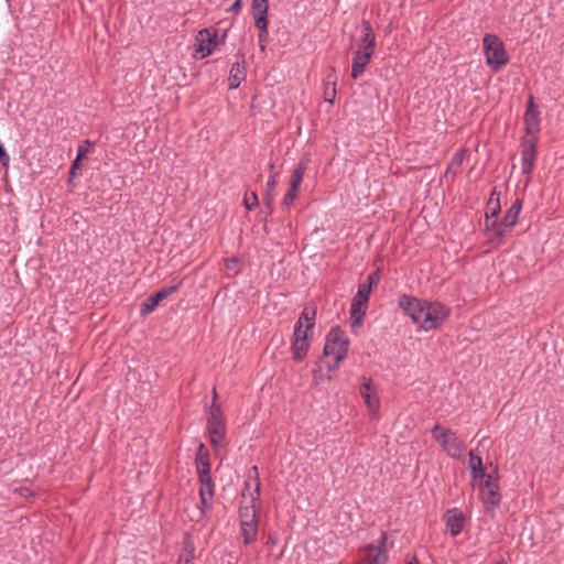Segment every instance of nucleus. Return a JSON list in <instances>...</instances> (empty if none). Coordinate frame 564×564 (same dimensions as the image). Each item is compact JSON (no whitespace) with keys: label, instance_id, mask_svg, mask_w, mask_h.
Here are the masks:
<instances>
[{"label":"nucleus","instance_id":"31","mask_svg":"<svg viewBox=\"0 0 564 564\" xmlns=\"http://www.w3.org/2000/svg\"><path fill=\"white\" fill-rule=\"evenodd\" d=\"M269 22L256 24V26L259 30L258 40L259 44L267 43L269 30H268Z\"/></svg>","mask_w":564,"mask_h":564},{"label":"nucleus","instance_id":"9","mask_svg":"<svg viewBox=\"0 0 564 564\" xmlns=\"http://www.w3.org/2000/svg\"><path fill=\"white\" fill-rule=\"evenodd\" d=\"M182 285V280H173L171 285L164 286L143 301L140 307L141 315H148L154 311L161 301L175 293Z\"/></svg>","mask_w":564,"mask_h":564},{"label":"nucleus","instance_id":"20","mask_svg":"<svg viewBox=\"0 0 564 564\" xmlns=\"http://www.w3.org/2000/svg\"><path fill=\"white\" fill-rule=\"evenodd\" d=\"M268 0H252V17L254 19V24L268 22Z\"/></svg>","mask_w":564,"mask_h":564},{"label":"nucleus","instance_id":"13","mask_svg":"<svg viewBox=\"0 0 564 564\" xmlns=\"http://www.w3.org/2000/svg\"><path fill=\"white\" fill-rule=\"evenodd\" d=\"M536 159V143L532 139L524 140L521 150V169L525 175H531Z\"/></svg>","mask_w":564,"mask_h":564},{"label":"nucleus","instance_id":"3","mask_svg":"<svg viewBox=\"0 0 564 564\" xmlns=\"http://www.w3.org/2000/svg\"><path fill=\"white\" fill-rule=\"evenodd\" d=\"M468 467L471 470V482L475 488L479 489L482 503L488 512L494 511V485L491 476L486 475L482 467L480 456L469 452Z\"/></svg>","mask_w":564,"mask_h":564},{"label":"nucleus","instance_id":"32","mask_svg":"<svg viewBox=\"0 0 564 564\" xmlns=\"http://www.w3.org/2000/svg\"><path fill=\"white\" fill-rule=\"evenodd\" d=\"M297 192L299 189H293V187L290 186L289 191L283 197L282 204L288 207L291 206L297 196Z\"/></svg>","mask_w":564,"mask_h":564},{"label":"nucleus","instance_id":"18","mask_svg":"<svg viewBox=\"0 0 564 564\" xmlns=\"http://www.w3.org/2000/svg\"><path fill=\"white\" fill-rule=\"evenodd\" d=\"M200 482V489H199V496H200V502L203 506V509H210L213 503V497H214V486L212 482V477L206 478H199Z\"/></svg>","mask_w":564,"mask_h":564},{"label":"nucleus","instance_id":"1","mask_svg":"<svg viewBox=\"0 0 564 564\" xmlns=\"http://www.w3.org/2000/svg\"><path fill=\"white\" fill-rule=\"evenodd\" d=\"M399 307L423 330L440 327L448 316V308L440 302L419 300L411 295L399 297Z\"/></svg>","mask_w":564,"mask_h":564},{"label":"nucleus","instance_id":"30","mask_svg":"<svg viewBox=\"0 0 564 564\" xmlns=\"http://www.w3.org/2000/svg\"><path fill=\"white\" fill-rule=\"evenodd\" d=\"M463 159H464L463 154H460V153L455 154L454 158L452 159L451 163L448 164L446 173L453 172L455 174L456 171L460 167V165L463 163Z\"/></svg>","mask_w":564,"mask_h":564},{"label":"nucleus","instance_id":"7","mask_svg":"<svg viewBox=\"0 0 564 564\" xmlns=\"http://www.w3.org/2000/svg\"><path fill=\"white\" fill-rule=\"evenodd\" d=\"M432 434L451 457L460 458L463 456L465 445L456 433L451 430H442L440 425H435Z\"/></svg>","mask_w":564,"mask_h":564},{"label":"nucleus","instance_id":"46","mask_svg":"<svg viewBox=\"0 0 564 564\" xmlns=\"http://www.w3.org/2000/svg\"><path fill=\"white\" fill-rule=\"evenodd\" d=\"M252 469H253V471L256 473V475H258V467H257V466H254Z\"/></svg>","mask_w":564,"mask_h":564},{"label":"nucleus","instance_id":"37","mask_svg":"<svg viewBox=\"0 0 564 564\" xmlns=\"http://www.w3.org/2000/svg\"><path fill=\"white\" fill-rule=\"evenodd\" d=\"M242 8V0H236L230 8L228 9L229 12H236L238 13Z\"/></svg>","mask_w":564,"mask_h":564},{"label":"nucleus","instance_id":"4","mask_svg":"<svg viewBox=\"0 0 564 564\" xmlns=\"http://www.w3.org/2000/svg\"><path fill=\"white\" fill-rule=\"evenodd\" d=\"M350 340L343 329L333 327L326 336V343L323 354L327 358H332L333 362L327 364L329 371L339 368L340 362L346 358L349 349Z\"/></svg>","mask_w":564,"mask_h":564},{"label":"nucleus","instance_id":"35","mask_svg":"<svg viewBox=\"0 0 564 564\" xmlns=\"http://www.w3.org/2000/svg\"><path fill=\"white\" fill-rule=\"evenodd\" d=\"M90 145L89 141H85L84 144L79 145L78 153H77V160H80L82 156L86 155L88 153V147Z\"/></svg>","mask_w":564,"mask_h":564},{"label":"nucleus","instance_id":"17","mask_svg":"<svg viewBox=\"0 0 564 564\" xmlns=\"http://www.w3.org/2000/svg\"><path fill=\"white\" fill-rule=\"evenodd\" d=\"M196 467L199 478L210 477V464L208 451L204 444H199L196 453Z\"/></svg>","mask_w":564,"mask_h":564},{"label":"nucleus","instance_id":"27","mask_svg":"<svg viewBox=\"0 0 564 564\" xmlns=\"http://www.w3.org/2000/svg\"><path fill=\"white\" fill-rule=\"evenodd\" d=\"M509 57L506 50L503 48L502 42L496 37V69L499 66L505 65Z\"/></svg>","mask_w":564,"mask_h":564},{"label":"nucleus","instance_id":"2","mask_svg":"<svg viewBox=\"0 0 564 564\" xmlns=\"http://www.w3.org/2000/svg\"><path fill=\"white\" fill-rule=\"evenodd\" d=\"M362 36L351 59V77L358 79L369 64L376 48V36L369 21H362Z\"/></svg>","mask_w":564,"mask_h":564},{"label":"nucleus","instance_id":"44","mask_svg":"<svg viewBox=\"0 0 564 564\" xmlns=\"http://www.w3.org/2000/svg\"><path fill=\"white\" fill-rule=\"evenodd\" d=\"M259 46H260V50H261V51H264V50H265V43L259 44Z\"/></svg>","mask_w":564,"mask_h":564},{"label":"nucleus","instance_id":"14","mask_svg":"<svg viewBox=\"0 0 564 564\" xmlns=\"http://www.w3.org/2000/svg\"><path fill=\"white\" fill-rule=\"evenodd\" d=\"M444 521L449 534L457 536L463 531L466 518L460 509L452 508L444 513Z\"/></svg>","mask_w":564,"mask_h":564},{"label":"nucleus","instance_id":"33","mask_svg":"<svg viewBox=\"0 0 564 564\" xmlns=\"http://www.w3.org/2000/svg\"><path fill=\"white\" fill-rule=\"evenodd\" d=\"M328 84L332 85V90L330 93L326 91V100L330 104L334 102V98H335V95H336V82L335 79L330 80V76H328Z\"/></svg>","mask_w":564,"mask_h":564},{"label":"nucleus","instance_id":"26","mask_svg":"<svg viewBox=\"0 0 564 564\" xmlns=\"http://www.w3.org/2000/svg\"><path fill=\"white\" fill-rule=\"evenodd\" d=\"M305 169H306L305 164L300 163L297 165V167L293 171L291 182H290V186L293 187V189L300 188V185L304 177Z\"/></svg>","mask_w":564,"mask_h":564},{"label":"nucleus","instance_id":"23","mask_svg":"<svg viewBox=\"0 0 564 564\" xmlns=\"http://www.w3.org/2000/svg\"><path fill=\"white\" fill-rule=\"evenodd\" d=\"M521 210V204L519 202H516L506 213L501 226L505 228H511L516 225L519 213Z\"/></svg>","mask_w":564,"mask_h":564},{"label":"nucleus","instance_id":"39","mask_svg":"<svg viewBox=\"0 0 564 564\" xmlns=\"http://www.w3.org/2000/svg\"><path fill=\"white\" fill-rule=\"evenodd\" d=\"M78 162H79V160H77V158H76L70 167V175L75 174V170L78 167Z\"/></svg>","mask_w":564,"mask_h":564},{"label":"nucleus","instance_id":"19","mask_svg":"<svg viewBox=\"0 0 564 564\" xmlns=\"http://www.w3.org/2000/svg\"><path fill=\"white\" fill-rule=\"evenodd\" d=\"M246 79V65L245 61L236 62L231 65L229 72V88L237 89L240 84Z\"/></svg>","mask_w":564,"mask_h":564},{"label":"nucleus","instance_id":"28","mask_svg":"<svg viewBox=\"0 0 564 564\" xmlns=\"http://www.w3.org/2000/svg\"><path fill=\"white\" fill-rule=\"evenodd\" d=\"M194 546L192 544L186 543L183 550V553L177 561V564H194Z\"/></svg>","mask_w":564,"mask_h":564},{"label":"nucleus","instance_id":"36","mask_svg":"<svg viewBox=\"0 0 564 564\" xmlns=\"http://www.w3.org/2000/svg\"><path fill=\"white\" fill-rule=\"evenodd\" d=\"M15 491L24 497V498H29V497H32L33 496V492L31 491V489L26 488V487H20L19 489H15Z\"/></svg>","mask_w":564,"mask_h":564},{"label":"nucleus","instance_id":"21","mask_svg":"<svg viewBox=\"0 0 564 564\" xmlns=\"http://www.w3.org/2000/svg\"><path fill=\"white\" fill-rule=\"evenodd\" d=\"M315 316H316L315 308L311 307V306H306L302 311L295 326H301V329H307V333H308L314 327Z\"/></svg>","mask_w":564,"mask_h":564},{"label":"nucleus","instance_id":"11","mask_svg":"<svg viewBox=\"0 0 564 564\" xmlns=\"http://www.w3.org/2000/svg\"><path fill=\"white\" fill-rule=\"evenodd\" d=\"M387 542L386 533H382L378 544H369L362 550L361 564H386L387 554L384 552V544Z\"/></svg>","mask_w":564,"mask_h":564},{"label":"nucleus","instance_id":"24","mask_svg":"<svg viewBox=\"0 0 564 564\" xmlns=\"http://www.w3.org/2000/svg\"><path fill=\"white\" fill-rule=\"evenodd\" d=\"M275 177H276L275 174L272 173L270 175L269 180L267 181V185H265V195H264L263 202L269 209L272 208V205L274 202V192H275V186H276Z\"/></svg>","mask_w":564,"mask_h":564},{"label":"nucleus","instance_id":"41","mask_svg":"<svg viewBox=\"0 0 564 564\" xmlns=\"http://www.w3.org/2000/svg\"><path fill=\"white\" fill-rule=\"evenodd\" d=\"M405 564H419L417 560L413 556L406 561Z\"/></svg>","mask_w":564,"mask_h":564},{"label":"nucleus","instance_id":"10","mask_svg":"<svg viewBox=\"0 0 564 564\" xmlns=\"http://www.w3.org/2000/svg\"><path fill=\"white\" fill-rule=\"evenodd\" d=\"M217 45L216 31L212 29L200 30L196 35L195 53L199 58L209 56Z\"/></svg>","mask_w":564,"mask_h":564},{"label":"nucleus","instance_id":"40","mask_svg":"<svg viewBox=\"0 0 564 564\" xmlns=\"http://www.w3.org/2000/svg\"><path fill=\"white\" fill-rule=\"evenodd\" d=\"M236 264V259H228L226 261L227 268L231 269Z\"/></svg>","mask_w":564,"mask_h":564},{"label":"nucleus","instance_id":"22","mask_svg":"<svg viewBox=\"0 0 564 564\" xmlns=\"http://www.w3.org/2000/svg\"><path fill=\"white\" fill-rule=\"evenodd\" d=\"M240 529L245 544H250L257 540L258 523L242 522Z\"/></svg>","mask_w":564,"mask_h":564},{"label":"nucleus","instance_id":"34","mask_svg":"<svg viewBox=\"0 0 564 564\" xmlns=\"http://www.w3.org/2000/svg\"><path fill=\"white\" fill-rule=\"evenodd\" d=\"M485 217V226L487 229H490V227L494 226V223H490V218L494 217V209L490 208L489 206L486 209Z\"/></svg>","mask_w":564,"mask_h":564},{"label":"nucleus","instance_id":"43","mask_svg":"<svg viewBox=\"0 0 564 564\" xmlns=\"http://www.w3.org/2000/svg\"><path fill=\"white\" fill-rule=\"evenodd\" d=\"M502 234H503V231H502V230H498V229L496 228V237H497V236H501Z\"/></svg>","mask_w":564,"mask_h":564},{"label":"nucleus","instance_id":"15","mask_svg":"<svg viewBox=\"0 0 564 564\" xmlns=\"http://www.w3.org/2000/svg\"><path fill=\"white\" fill-rule=\"evenodd\" d=\"M359 392H360L362 400L366 403L368 411L372 415H376L380 409V401L377 395V392L372 388L371 381L365 380L360 386Z\"/></svg>","mask_w":564,"mask_h":564},{"label":"nucleus","instance_id":"42","mask_svg":"<svg viewBox=\"0 0 564 564\" xmlns=\"http://www.w3.org/2000/svg\"><path fill=\"white\" fill-rule=\"evenodd\" d=\"M499 209H500V204H499V198H497L496 199V209H495L496 215L498 214Z\"/></svg>","mask_w":564,"mask_h":564},{"label":"nucleus","instance_id":"12","mask_svg":"<svg viewBox=\"0 0 564 564\" xmlns=\"http://www.w3.org/2000/svg\"><path fill=\"white\" fill-rule=\"evenodd\" d=\"M310 349L307 329H301V326H294L292 354L296 362H301L307 355Z\"/></svg>","mask_w":564,"mask_h":564},{"label":"nucleus","instance_id":"29","mask_svg":"<svg viewBox=\"0 0 564 564\" xmlns=\"http://www.w3.org/2000/svg\"><path fill=\"white\" fill-rule=\"evenodd\" d=\"M243 205L248 210H251L256 206H258V196L256 195V193H246L243 197Z\"/></svg>","mask_w":564,"mask_h":564},{"label":"nucleus","instance_id":"16","mask_svg":"<svg viewBox=\"0 0 564 564\" xmlns=\"http://www.w3.org/2000/svg\"><path fill=\"white\" fill-rule=\"evenodd\" d=\"M525 131L528 134L534 135L540 131V112L533 104V97H530L524 113Z\"/></svg>","mask_w":564,"mask_h":564},{"label":"nucleus","instance_id":"38","mask_svg":"<svg viewBox=\"0 0 564 564\" xmlns=\"http://www.w3.org/2000/svg\"><path fill=\"white\" fill-rule=\"evenodd\" d=\"M278 543V538L275 535H270L268 538V541H267V545L269 547H272L273 545H275Z\"/></svg>","mask_w":564,"mask_h":564},{"label":"nucleus","instance_id":"8","mask_svg":"<svg viewBox=\"0 0 564 564\" xmlns=\"http://www.w3.org/2000/svg\"><path fill=\"white\" fill-rule=\"evenodd\" d=\"M242 497L246 499L249 497V501L246 505H241L239 509L240 524L242 522L258 523V511L257 506L260 497V484L256 479L254 488L251 490L249 486L245 489Z\"/></svg>","mask_w":564,"mask_h":564},{"label":"nucleus","instance_id":"6","mask_svg":"<svg viewBox=\"0 0 564 564\" xmlns=\"http://www.w3.org/2000/svg\"><path fill=\"white\" fill-rule=\"evenodd\" d=\"M217 392L213 390V403L209 406L207 415V430L212 445L217 448L223 445L225 438V424L223 420V413L220 406L216 403Z\"/></svg>","mask_w":564,"mask_h":564},{"label":"nucleus","instance_id":"5","mask_svg":"<svg viewBox=\"0 0 564 564\" xmlns=\"http://www.w3.org/2000/svg\"><path fill=\"white\" fill-rule=\"evenodd\" d=\"M372 281L373 275H368L367 282L358 286V291L351 301L350 321L352 328L359 327L362 323L364 316L366 315Z\"/></svg>","mask_w":564,"mask_h":564},{"label":"nucleus","instance_id":"25","mask_svg":"<svg viewBox=\"0 0 564 564\" xmlns=\"http://www.w3.org/2000/svg\"><path fill=\"white\" fill-rule=\"evenodd\" d=\"M484 50L487 64L494 66V36L491 34L485 35Z\"/></svg>","mask_w":564,"mask_h":564},{"label":"nucleus","instance_id":"45","mask_svg":"<svg viewBox=\"0 0 564 564\" xmlns=\"http://www.w3.org/2000/svg\"><path fill=\"white\" fill-rule=\"evenodd\" d=\"M492 197H494V189L490 192L489 202L492 199Z\"/></svg>","mask_w":564,"mask_h":564}]
</instances>
